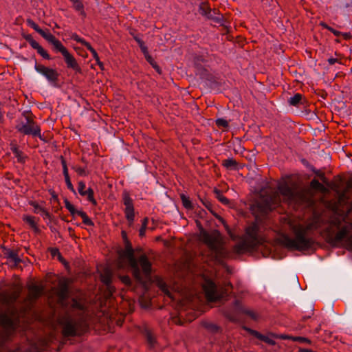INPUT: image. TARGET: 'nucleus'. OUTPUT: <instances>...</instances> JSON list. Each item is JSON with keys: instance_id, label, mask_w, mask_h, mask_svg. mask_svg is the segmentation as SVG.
Masks as SVG:
<instances>
[{"instance_id": "1", "label": "nucleus", "mask_w": 352, "mask_h": 352, "mask_svg": "<svg viewBox=\"0 0 352 352\" xmlns=\"http://www.w3.org/2000/svg\"><path fill=\"white\" fill-rule=\"evenodd\" d=\"M280 201V196L276 192L261 195V197L250 206V210L255 216L256 220L252 222L245 230V237L234 246L237 254L252 251L263 242L260 235V226L257 222L259 217H263L277 207Z\"/></svg>"}, {"instance_id": "2", "label": "nucleus", "mask_w": 352, "mask_h": 352, "mask_svg": "<svg viewBox=\"0 0 352 352\" xmlns=\"http://www.w3.org/2000/svg\"><path fill=\"white\" fill-rule=\"evenodd\" d=\"M313 223L306 226L296 225L292 228L294 238L287 234H283L279 239L280 243L290 250L304 251L308 250L314 245V239L308 236V233L313 229Z\"/></svg>"}, {"instance_id": "3", "label": "nucleus", "mask_w": 352, "mask_h": 352, "mask_svg": "<svg viewBox=\"0 0 352 352\" xmlns=\"http://www.w3.org/2000/svg\"><path fill=\"white\" fill-rule=\"evenodd\" d=\"M25 120L19 119L16 120L15 129L23 135H32L33 138L38 137L41 140L46 142L43 135H41L40 126L34 120V116L31 111H25L22 113Z\"/></svg>"}, {"instance_id": "4", "label": "nucleus", "mask_w": 352, "mask_h": 352, "mask_svg": "<svg viewBox=\"0 0 352 352\" xmlns=\"http://www.w3.org/2000/svg\"><path fill=\"white\" fill-rule=\"evenodd\" d=\"M62 326V334L65 338L81 336L88 329L87 323L82 319H74L71 316L66 314L59 321Z\"/></svg>"}, {"instance_id": "5", "label": "nucleus", "mask_w": 352, "mask_h": 352, "mask_svg": "<svg viewBox=\"0 0 352 352\" xmlns=\"http://www.w3.org/2000/svg\"><path fill=\"white\" fill-rule=\"evenodd\" d=\"M20 323L18 310L15 307L0 309V327L6 338H9L17 329Z\"/></svg>"}, {"instance_id": "6", "label": "nucleus", "mask_w": 352, "mask_h": 352, "mask_svg": "<svg viewBox=\"0 0 352 352\" xmlns=\"http://www.w3.org/2000/svg\"><path fill=\"white\" fill-rule=\"evenodd\" d=\"M278 191L284 199L289 204L303 203L309 199V190H296L290 187L287 184H283L278 186Z\"/></svg>"}, {"instance_id": "7", "label": "nucleus", "mask_w": 352, "mask_h": 352, "mask_svg": "<svg viewBox=\"0 0 352 352\" xmlns=\"http://www.w3.org/2000/svg\"><path fill=\"white\" fill-rule=\"evenodd\" d=\"M135 250H120L118 252L119 255V258L120 259H127L129 261V266L132 270V274L134 278L136 280L138 283L140 284H144V280L141 274V272L140 270V267L138 266V260L135 257Z\"/></svg>"}, {"instance_id": "8", "label": "nucleus", "mask_w": 352, "mask_h": 352, "mask_svg": "<svg viewBox=\"0 0 352 352\" xmlns=\"http://www.w3.org/2000/svg\"><path fill=\"white\" fill-rule=\"evenodd\" d=\"M69 280L67 278H63L60 280L58 284L56 296L58 297V302L63 308L69 307V302L67 301L69 296Z\"/></svg>"}, {"instance_id": "9", "label": "nucleus", "mask_w": 352, "mask_h": 352, "mask_svg": "<svg viewBox=\"0 0 352 352\" xmlns=\"http://www.w3.org/2000/svg\"><path fill=\"white\" fill-rule=\"evenodd\" d=\"M35 70L46 78L48 82L53 86H57L59 73L55 69L45 67L43 65L35 63Z\"/></svg>"}, {"instance_id": "10", "label": "nucleus", "mask_w": 352, "mask_h": 352, "mask_svg": "<svg viewBox=\"0 0 352 352\" xmlns=\"http://www.w3.org/2000/svg\"><path fill=\"white\" fill-rule=\"evenodd\" d=\"M201 235L202 241L209 247V248L214 252L217 254L221 255L223 248L217 244V237L210 234L203 228H201Z\"/></svg>"}, {"instance_id": "11", "label": "nucleus", "mask_w": 352, "mask_h": 352, "mask_svg": "<svg viewBox=\"0 0 352 352\" xmlns=\"http://www.w3.org/2000/svg\"><path fill=\"white\" fill-rule=\"evenodd\" d=\"M123 204L125 206L124 214L126 219L131 225L134 221L135 212L133 199L131 198L129 192L124 191L122 194Z\"/></svg>"}, {"instance_id": "12", "label": "nucleus", "mask_w": 352, "mask_h": 352, "mask_svg": "<svg viewBox=\"0 0 352 352\" xmlns=\"http://www.w3.org/2000/svg\"><path fill=\"white\" fill-rule=\"evenodd\" d=\"M1 248L2 250L3 257L9 261L12 262L14 267H17L21 263H22V259L19 256V253L21 250L20 248L12 250L5 245H1Z\"/></svg>"}, {"instance_id": "13", "label": "nucleus", "mask_w": 352, "mask_h": 352, "mask_svg": "<svg viewBox=\"0 0 352 352\" xmlns=\"http://www.w3.org/2000/svg\"><path fill=\"white\" fill-rule=\"evenodd\" d=\"M206 297L208 301L214 302L217 300V286L211 280H206L203 285Z\"/></svg>"}, {"instance_id": "14", "label": "nucleus", "mask_w": 352, "mask_h": 352, "mask_svg": "<svg viewBox=\"0 0 352 352\" xmlns=\"http://www.w3.org/2000/svg\"><path fill=\"white\" fill-rule=\"evenodd\" d=\"M199 13L206 16L209 19H212L215 22L219 23L221 21L222 16L219 14V16H214L212 13H216L217 9L212 10L206 3H201L199 8Z\"/></svg>"}, {"instance_id": "15", "label": "nucleus", "mask_w": 352, "mask_h": 352, "mask_svg": "<svg viewBox=\"0 0 352 352\" xmlns=\"http://www.w3.org/2000/svg\"><path fill=\"white\" fill-rule=\"evenodd\" d=\"M85 184L82 181H80L78 183V191L79 194L82 196H87V199L89 202H91L94 206L97 205V201L94 198V192L91 188H89L85 190Z\"/></svg>"}, {"instance_id": "16", "label": "nucleus", "mask_w": 352, "mask_h": 352, "mask_svg": "<svg viewBox=\"0 0 352 352\" xmlns=\"http://www.w3.org/2000/svg\"><path fill=\"white\" fill-rule=\"evenodd\" d=\"M138 265H140L145 278H149L152 273V264L147 256L144 254L140 255L138 260Z\"/></svg>"}, {"instance_id": "17", "label": "nucleus", "mask_w": 352, "mask_h": 352, "mask_svg": "<svg viewBox=\"0 0 352 352\" xmlns=\"http://www.w3.org/2000/svg\"><path fill=\"white\" fill-rule=\"evenodd\" d=\"M63 56L67 68L72 69L76 73H82L81 67L72 54L67 51Z\"/></svg>"}, {"instance_id": "18", "label": "nucleus", "mask_w": 352, "mask_h": 352, "mask_svg": "<svg viewBox=\"0 0 352 352\" xmlns=\"http://www.w3.org/2000/svg\"><path fill=\"white\" fill-rule=\"evenodd\" d=\"M44 38L46 41H47L53 45L54 48L57 52H60L62 55H63L65 52L68 51L67 48L62 44V43L51 33L47 32V34Z\"/></svg>"}, {"instance_id": "19", "label": "nucleus", "mask_w": 352, "mask_h": 352, "mask_svg": "<svg viewBox=\"0 0 352 352\" xmlns=\"http://www.w3.org/2000/svg\"><path fill=\"white\" fill-rule=\"evenodd\" d=\"M349 229L347 226H344L338 231L334 236H329L328 242L333 245H337L346 237L349 234Z\"/></svg>"}, {"instance_id": "20", "label": "nucleus", "mask_w": 352, "mask_h": 352, "mask_svg": "<svg viewBox=\"0 0 352 352\" xmlns=\"http://www.w3.org/2000/svg\"><path fill=\"white\" fill-rule=\"evenodd\" d=\"M243 329H245L247 332H248L250 335L253 336L254 337L256 338L257 339H258L270 345L274 346L276 344V342L274 340L270 338L269 337H267L265 335L261 334L260 332H258L256 330L252 329L245 327V326L243 327Z\"/></svg>"}, {"instance_id": "21", "label": "nucleus", "mask_w": 352, "mask_h": 352, "mask_svg": "<svg viewBox=\"0 0 352 352\" xmlns=\"http://www.w3.org/2000/svg\"><path fill=\"white\" fill-rule=\"evenodd\" d=\"M100 280L104 283V285H106L107 289L111 294L115 292V287L111 285L112 274L109 270H107L104 271V272L100 276Z\"/></svg>"}, {"instance_id": "22", "label": "nucleus", "mask_w": 352, "mask_h": 352, "mask_svg": "<svg viewBox=\"0 0 352 352\" xmlns=\"http://www.w3.org/2000/svg\"><path fill=\"white\" fill-rule=\"evenodd\" d=\"M195 73L197 76H199L200 78L206 80H211L212 78V74L210 73L208 69L204 67L201 64H196L194 65Z\"/></svg>"}, {"instance_id": "23", "label": "nucleus", "mask_w": 352, "mask_h": 352, "mask_svg": "<svg viewBox=\"0 0 352 352\" xmlns=\"http://www.w3.org/2000/svg\"><path fill=\"white\" fill-rule=\"evenodd\" d=\"M69 307L74 310L85 311V305L84 298L80 296L72 298Z\"/></svg>"}, {"instance_id": "24", "label": "nucleus", "mask_w": 352, "mask_h": 352, "mask_svg": "<svg viewBox=\"0 0 352 352\" xmlns=\"http://www.w3.org/2000/svg\"><path fill=\"white\" fill-rule=\"evenodd\" d=\"M29 297L30 299L36 300L42 294L43 287L41 285H31L28 286Z\"/></svg>"}, {"instance_id": "25", "label": "nucleus", "mask_w": 352, "mask_h": 352, "mask_svg": "<svg viewBox=\"0 0 352 352\" xmlns=\"http://www.w3.org/2000/svg\"><path fill=\"white\" fill-rule=\"evenodd\" d=\"M10 150L14 155L15 157L17 158L18 162L21 164H24L25 162V160L28 158V157L24 155L23 151L19 149V146L16 144L11 143Z\"/></svg>"}, {"instance_id": "26", "label": "nucleus", "mask_w": 352, "mask_h": 352, "mask_svg": "<svg viewBox=\"0 0 352 352\" xmlns=\"http://www.w3.org/2000/svg\"><path fill=\"white\" fill-rule=\"evenodd\" d=\"M22 219L24 222L28 224L36 233L41 232V230L38 227L35 217L25 214L23 216Z\"/></svg>"}, {"instance_id": "27", "label": "nucleus", "mask_w": 352, "mask_h": 352, "mask_svg": "<svg viewBox=\"0 0 352 352\" xmlns=\"http://www.w3.org/2000/svg\"><path fill=\"white\" fill-rule=\"evenodd\" d=\"M21 289H17L12 292L10 294H3V301L6 303H14L15 302L20 296Z\"/></svg>"}, {"instance_id": "28", "label": "nucleus", "mask_w": 352, "mask_h": 352, "mask_svg": "<svg viewBox=\"0 0 352 352\" xmlns=\"http://www.w3.org/2000/svg\"><path fill=\"white\" fill-rule=\"evenodd\" d=\"M222 166L228 170H239L240 168L239 163L234 158H228L222 161Z\"/></svg>"}, {"instance_id": "29", "label": "nucleus", "mask_w": 352, "mask_h": 352, "mask_svg": "<svg viewBox=\"0 0 352 352\" xmlns=\"http://www.w3.org/2000/svg\"><path fill=\"white\" fill-rule=\"evenodd\" d=\"M310 188L321 192H326L327 191V189L324 187L323 184L320 183L318 179H314L311 181L309 184Z\"/></svg>"}, {"instance_id": "30", "label": "nucleus", "mask_w": 352, "mask_h": 352, "mask_svg": "<svg viewBox=\"0 0 352 352\" xmlns=\"http://www.w3.org/2000/svg\"><path fill=\"white\" fill-rule=\"evenodd\" d=\"M27 24L31 27L32 29H34L37 33H38L42 37L45 38L46 35L47 34V32H45L44 30H43L37 23H36L32 19H28Z\"/></svg>"}, {"instance_id": "31", "label": "nucleus", "mask_w": 352, "mask_h": 352, "mask_svg": "<svg viewBox=\"0 0 352 352\" xmlns=\"http://www.w3.org/2000/svg\"><path fill=\"white\" fill-rule=\"evenodd\" d=\"M203 327H204L207 331L212 333H216L220 331L221 327L216 324L208 322H203L201 323Z\"/></svg>"}, {"instance_id": "32", "label": "nucleus", "mask_w": 352, "mask_h": 352, "mask_svg": "<svg viewBox=\"0 0 352 352\" xmlns=\"http://www.w3.org/2000/svg\"><path fill=\"white\" fill-rule=\"evenodd\" d=\"M64 203L65 208L69 210L73 218L75 217L76 214L79 216V212L82 211L76 210L74 206L72 204L71 202L67 198L64 199Z\"/></svg>"}, {"instance_id": "33", "label": "nucleus", "mask_w": 352, "mask_h": 352, "mask_svg": "<svg viewBox=\"0 0 352 352\" xmlns=\"http://www.w3.org/2000/svg\"><path fill=\"white\" fill-rule=\"evenodd\" d=\"M180 199L182 200V205L185 208H186L188 210L193 209V205L188 197H187L184 194H181Z\"/></svg>"}, {"instance_id": "34", "label": "nucleus", "mask_w": 352, "mask_h": 352, "mask_svg": "<svg viewBox=\"0 0 352 352\" xmlns=\"http://www.w3.org/2000/svg\"><path fill=\"white\" fill-rule=\"evenodd\" d=\"M302 98V94L297 93L294 96L291 97L289 98V100H288V102L290 105L296 107L300 104Z\"/></svg>"}, {"instance_id": "35", "label": "nucleus", "mask_w": 352, "mask_h": 352, "mask_svg": "<svg viewBox=\"0 0 352 352\" xmlns=\"http://www.w3.org/2000/svg\"><path fill=\"white\" fill-rule=\"evenodd\" d=\"M73 6L76 11L80 12L82 16L85 17L86 16V13L84 10V5L80 0H78L77 1L74 2Z\"/></svg>"}, {"instance_id": "36", "label": "nucleus", "mask_w": 352, "mask_h": 352, "mask_svg": "<svg viewBox=\"0 0 352 352\" xmlns=\"http://www.w3.org/2000/svg\"><path fill=\"white\" fill-rule=\"evenodd\" d=\"M214 192L216 194V197L218 199V200L221 202L222 204H225V205H228L230 202L229 199L226 197L223 194L222 192H221V190H217V189H215L214 190Z\"/></svg>"}, {"instance_id": "37", "label": "nucleus", "mask_w": 352, "mask_h": 352, "mask_svg": "<svg viewBox=\"0 0 352 352\" xmlns=\"http://www.w3.org/2000/svg\"><path fill=\"white\" fill-rule=\"evenodd\" d=\"M29 204L34 208L33 212L36 214L42 213L44 208L41 207L36 201H31Z\"/></svg>"}, {"instance_id": "38", "label": "nucleus", "mask_w": 352, "mask_h": 352, "mask_svg": "<svg viewBox=\"0 0 352 352\" xmlns=\"http://www.w3.org/2000/svg\"><path fill=\"white\" fill-rule=\"evenodd\" d=\"M148 221V219L147 217L144 218L142 220V226L139 230V235L141 237H142L145 235Z\"/></svg>"}, {"instance_id": "39", "label": "nucleus", "mask_w": 352, "mask_h": 352, "mask_svg": "<svg viewBox=\"0 0 352 352\" xmlns=\"http://www.w3.org/2000/svg\"><path fill=\"white\" fill-rule=\"evenodd\" d=\"M60 160L61 164H62V166H63V173L64 177H69V173H68V168H67V162H66L65 159L64 158L63 156L61 155L60 157Z\"/></svg>"}, {"instance_id": "40", "label": "nucleus", "mask_w": 352, "mask_h": 352, "mask_svg": "<svg viewBox=\"0 0 352 352\" xmlns=\"http://www.w3.org/2000/svg\"><path fill=\"white\" fill-rule=\"evenodd\" d=\"M119 278L126 287H129L132 285L131 279L128 275L120 276Z\"/></svg>"}, {"instance_id": "41", "label": "nucleus", "mask_w": 352, "mask_h": 352, "mask_svg": "<svg viewBox=\"0 0 352 352\" xmlns=\"http://www.w3.org/2000/svg\"><path fill=\"white\" fill-rule=\"evenodd\" d=\"M72 169L74 170L80 176H87L88 173L86 171L85 168H82L78 166H73Z\"/></svg>"}, {"instance_id": "42", "label": "nucleus", "mask_w": 352, "mask_h": 352, "mask_svg": "<svg viewBox=\"0 0 352 352\" xmlns=\"http://www.w3.org/2000/svg\"><path fill=\"white\" fill-rule=\"evenodd\" d=\"M48 251L50 252V253L52 257L57 256L58 259H60V258H62V254L58 248H49Z\"/></svg>"}, {"instance_id": "43", "label": "nucleus", "mask_w": 352, "mask_h": 352, "mask_svg": "<svg viewBox=\"0 0 352 352\" xmlns=\"http://www.w3.org/2000/svg\"><path fill=\"white\" fill-rule=\"evenodd\" d=\"M215 122H216V125L219 128L223 127V128L226 129L229 126L228 122L223 118H219V119L216 120Z\"/></svg>"}, {"instance_id": "44", "label": "nucleus", "mask_w": 352, "mask_h": 352, "mask_svg": "<svg viewBox=\"0 0 352 352\" xmlns=\"http://www.w3.org/2000/svg\"><path fill=\"white\" fill-rule=\"evenodd\" d=\"M38 54H39L43 58L46 60H50L52 58L47 52L44 50L42 46H41L38 50H36Z\"/></svg>"}, {"instance_id": "45", "label": "nucleus", "mask_w": 352, "mask_h": 352, "mask_svg": "<svg viewBox=\"0 0 352 352\" xmlns=\"http://www.w3.org/2000/svg\"><path fill=\"white\" fill-rule=\"evenodd\" d=\"M206 62V60L204 58L203 56L195 55L193 58V65L198 64L200 65L201 63Z\"/></svg>"}, {"instance_id": "46", "label": "nucleus", "mask_w": 352, "mask_h": 352, "mask_svg": "<svg viewBox=\"0 0 352 352\" xmlns=\"http://www.w3.org/2000/svg\"><path fill=\"white\" fill-rule=\"evenodd\" d=\"M94 58L96 61L98 65L100 67V68L103 70L104 69V64L100 60L99 56L96 51H95L94 53H91Z\"/></svg>"}, {"instance_id": "47", "label": "nucleus", "mask_w": 352, "mask_h": 352, "mask_svg": "<svg viewBox=\"0 0 352 352\" xmlns=\"http://www.w3.org/2000/svg\"><path fill=\"white\" fill-rule=\"evenodd\" d=\"M65 181L67 185V187L69 190H70L73 193L76 194V190L74 188L73 184H72L70 177H65Z\"/></svg>"}, {"instance_id": "48", "label": "nucleus", "mask_w": 352, "mask_h": 352, "mask_svg": "<svg viewBox=\"0 0 352 352\" xmlns=\"http://www.w3.org/2000/svg\"><path fill=\"white\" fill-rule=\"evenodd\" d=\"M310 170H311L313 173H314V174L319 178H321V177L323 176V175H324V172H322L320 170H318V169L315 168V167L314 166H310Z\"/></svg>"}, {"instance_id": "49", "label": "nucleus", "mask_w": 352, "mask_h": 352, "mask_svg": "<svg viewBox=\"0 0 352 352\" xmlns=\"http://www.w3.org/2000/svg\"><path fill=\"white\" fill-rule=\"evenodd\" d=\"M271 336L273 338H280V339H283V340H289V339L292 340V338H294V337H291V336H289L285 335V334L278 335V334H275V333H272Z\"/></svg>"}, {"instance_id": "50", "label": "nucleus", "mask_w": 352, "mask_h": 352, "mask_svg": "<svg viewBox=\"0 0 352 352\" xmlns=\"http://www.w3.org/2000/svg\"><path fill=\"white\" fill-rule=\"evenodd\" d=\"M145 58L148 61V63H149L152 65L153 67H157V63L155 61L153 58L150 54L149 55H146Z\"/></svg>"}, {"instance_id": "51", "label": "nucleus", "mask_w": 352, "mask_h": 352, "mask_svg": "<svg viewBox=\"0 0 352 352\" xmlns=\"http://www.w3.org/2000/svg\"><path fill=\"white\" fill-rule=\"evenodd\" d=\"M292 340L299 341L300 342H306V343H309V344L311 343V341L308 338H306L304 337H294L292 338Z\"/></svg>"}, {"instance_id": "52", "label": "nucleus", "mask_w": 352, "mask_h": 352, "mask_svg": "<svg viewBox=\"0 0 352 352\" xmlns=\"http://www.w3.org/2000/svg\"><path fill=\"white\" fill-rule=\"evenodd\" d=\"M44 219H48L50 221L53 219V216L47 210L45 209L43 210V212L41 214Z\"/></svg>"}, {"instance_id": "53", "label": "nucleus", "mask_w": 352, "mask_h": 352, "mask_svg": "<svg viewBox=\"0 0 352 352\" xmlns=\"http://www.w3.org/2000/svg\"><path fill=\"white\" fill-rule=\"evenodd\" d=\"M243 313H244L245 314L249 316L250 317H251L254 320L256 319V314L253 311L245 309V310L243 311Z\"/></svg>"}, {"instance_id": "54", "label": "nucleus", "mask_w": 352, "mask_h": 352, "mask_svg": "<svg viewBox=\"0 0 352 352\" xmlns=\"http://www.w3.org/2000/svg\"><path fill=\"white\" fill-rule=\"evenodd\" d=\"M50 193L52 195L51 201L57 202L58 203V198L57 194L55 192L54 190H50Z\"/></svg>"}, {"instance_id": "55", "label": "nucleus", "mask_w": 352, "mask_h": 352, "mask_svg": "<svg viewBox=\"0 0 352 352\" xmlns=\"http://www.w3.org/2000/svg\"><path fill=\"white\" fill-rule=\"evenodd\" d=\"M71 38L74 41L81 44L85 41V39L80 38L77 34H74Z\"/></svg>"}, {"instance_id": "56", "label": "nucleus", "mask_w": 352, "mask_h": 352, "mask_svg": "<svg viewBox=\"0 0 352 352\" xmlns=\"http://www.w3.org/2000/svg\"><path fill=\"white\" fill-rule=\"evenodd\" d=\"M146 339H147V341L148 342L151 344V345H153L154 343L155 342V339L154 338V337L152 336L151 333H148L147 335H146Z\"/></svg>"}, {"instance_id": "57", "label": "nucleus", "mask_w": 352, "mask_h": 352, "mask_svg": "<svg viewBox=\"0 0 352 352\" xmlns=\"http://www.w3.org/2000/svg\"><path fill=\"white\" fill-rule=\"evenodd\" d=\"M29 43L31 45V47L34 50H38L41 47L39 43L37 41H36L34 39L30 41Z\"/></svg>"}, {"instance_id": "58", "label": "nucleus", "mask_w": 352, "mask_h": 352, "mask_svg": "<svg viewBox=\"0 0 352 352\" xmlns=\"http://www.w3.org/2000/svg\"><path fill=\"white\" fill-rule=\"evenodd\" d=\"M82 45L87 47V49L91 52L94 53L96 50L91 47L89 43L87 42L85 40L82 43Z\"/></svg>"}, {"instance_id": "59", "label": "nucleus", "mask_w": 352, "mask_h": 352, "mask_svg": "<svg viewBox=\"0 0 352 352\" xmlns=\"http://www.w3.org/2000/svg\"><path fill=\"white\" fill-rule=\"evenodd\" d=\"M219 219L221 221L222 223L223 224V226L225 229L226 230L228 234H229L230 236H232L231 230L229 228L228 225L226 223V222L223 220V218L220 217Z\"/></svg>"}, {"instance_id": "60", "label": "nucleus", "mask_w": 352, "mask_h": 352, "mask_svg": "<svg viewBox=\"0 0 352 352\" xmlns=\"http://www.w3.org/2000/svg\"><path fill=\"white\" fill-rule=\"evenodd\" d=\"M82 223L86 225V226H94V223L93 222V221L88 217H87L83 221Z\"/></svg>"}, {"instance_id": "61", "label": "nucleus", "mask_w": 352, "mask_h": 352, "mask_svg": "<svg viewBox=\"0 0 352 352\" xmlns=\"http://www.w3.org/2000/svg\"><path fill=\"white\" fill-rule=\"evenodd\" d=\"M347 190H345L344 191H342L340 195H339V200L341 201H344V199H347V195H346V192H347Z\"/></svg>"}, {"instance_id": "62", "label": "nucleus", "mask_w": 352, "mask_h": 352, "mask_svg": "<svg viewBox=\"0 0 352 352\" xmlns=\"http://www.w3.org/2000/svg\"><path fill=\"white\" fill-rule=\"evenodd\" d=\"M203 204L208 208L210 211H212V204L208 200L202 201Z\"/></svg>"}, {"instance_id": "63", "label": "nucleus", "mask_w": 352, "mask_h": 352, "mask_svg": "<svg viewBox=\"0 0 352 352\" xmlns=\"http://www.w3.org/2000/svg\"><path fill=\"white\" fill-rule=\"evenodd\" d=\"M327 30H328L329 31H330L331 32H332V33H333L335 36H341V34H342V32H339V31H338V30H336L333 29V28H331V27H328V28H327Z\"/></svg>"}, {"instance_id": "64", "label": "nucleus", "mask_w": 352, "mask_h": 352, "mask_svg": "<svg viewBox=\"0 0 352 352\" xmlns=\"http://www.w3.org/2000/svg\"><path fill=\"white\" fill-rule=\"evenodd\" d=\"M352 189V176L346 182V190Z\"/></svg>"}]
</instances>
